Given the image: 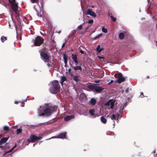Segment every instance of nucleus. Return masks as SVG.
<instances>
[{
  "instance_id": "nucleus-16",
  "label": "nucleus",
  "mask_w": 157,
  "mask_h": 157,
  "mask_svg": "<svg viewBox=\"0 0 157 157\" xmlns=\"http://www.w3.org/2000/svg\"><path fill=\"white\" fill-rule=\"evenodd\" d=\"M96 51L98 52V53H99L102 51L103 50V48H100V46L99 45H98L97 47L96 48Z\"/></svg>"
},
{
  "instance_id": "nucleus-42",
  "label": "nucleus",
  "mask_w": 157,
  "mask_h": 157,
  "mask_svg": "<svg viewBox=\"0 0 157 157\" xmlns=\"http://www.w3.org/2000/svg\"><path fill=\"white\" fill-rule=\"evenodd\" d=\"M47 65L48 67H50V65L49 63H48V64H47Z\"/></svg>"
},
{
  "instance_id": "nucleus-33",
  "label": "nucleus",
  "mask_w": 157,
  "mask_h": 157,
  "mask_svg": "<svg viewBox=\"0 0 157 157\" xmlns=\"http://www.w3.org/2000/svg\"><path fill=\"white\" fill-rule=\"evenodd\" d=\"M93 21H94L93 20L91 19L88 21V22L90 24H91L93 23Z\"/></svg>"
},
{
  "instance_id": "nucleus-18",
  "label": "nucleus",
  "mask_w": 157,
  "mask_h": 157,
  "mask_svg": "<svg viewBox=\"0 0 157 157\" xmlns=\"http://www.w3.org/2000/svg\"><path fill=\"white\" fill-rule=\"evenodd\" d=\"M90 102L91 104L93 105H95L96 102V100L94 98H92L90 101Z\"/></svg>"
},
{
  "instance_id": "nucleus-21",
  "label": "nucleus",
  "mask_w": 157,
  "mask_h": 157,
  "mask_svg": "<svg viewBox=\"0 0 157 157\" xmlns=\"http://www.w3.org/2000/svg\"><path fill=\"white\" fill-rule=\"evenodd\" d=\"M102 35V33H100L97 35L94 38V40H96L97 39L100 38L101 37Z\"/></svg>"
},
{
  "instance_id": "nucleus-7",
  "label": "nucleus",
  "mask_w": 157,
  "mask_h": 157,
  "mask_svg": "<svg viewBox=\"0 0 157 157\" xmlns=\"http://www.w3.org/2000/svg\"><path fill=\"white\" fill-rule=\"evenodd\" d=\"M41 139V137H37L35 135H31L29 139L27 140V142L28 143L30 142H34L38 140Z\"/></svg>"
},
{
  "instance_id": "nucleus-37",
  "label": "nucleus",
  "mask_w": 157,
  "mask_h": 157,
  "mask_svg": "<svg viewBox=\"0 0 157 157\" xmlns=\"http://www.w3.org/2000/svg\"><path fill=\"white\" fill-rule=\"evenodd\" d=\"M113 82V80H111L110 82L109 83V84H110Z\"/></svg>"
},
{
  "instance_id": "nucleus-43",
  "label": "nucleus",
  "mask_w": 157,
  "mask_h": 157,
  "mask_svg": "<svg viewBox=\"0 0 157 157\" xmlns=\"http://www.w3.org/2000/svg\"><path fill=\"white\" fill-rule=\"evenodd\" d=\"M71 69H69L68 70V72H70L71 71Z\"/></svg>"
},
{
  "instance_id": "nucleus-31",
  "label": "nucleus",
  "mask_w": 157,
  "mask_h": 157,
  "mask_svg": "<svg viewBox=\"0 0 157 157\" xmlns=\"http://www.w3.org/2000/svg\"><path fill=\"white\" fill-rule=\"evenodd\" d=\"M64 63L65 64V66H66V64L67 63V60L66 59H65V58L64 57Z\"/></svg>"
},
{
  "instance_id": "nucleus-13",
  "label": "nucleus",
  "mask_w": 157,
  "mask_h": 157,
  "mask_svg": "<svg viewBox=\"0 0 157 157\" xmlns=\"http://www.w3.org/2000/svg\"><path fill=\"white\" fill-rule=\"evenodd\" d=\"M66 133H61L56 136H53L51 137V138L49 139L50 140L52 138H60V139H64L66 137Z\"/></svg>"
},
{
  "instance_id": "nucleus-39",
  "label": "nucleus",
  "mask_w": 157,
  "mask_h": 157,
  "mask_svg": "<svg viewBox=\"0 0 157 157\" xmlns=\"http://www.w3.org/2000/svg\"><path fill=\"white\" fill-rule=\"evenodd\" d=\"M16 144L12 148V149L13 150L14 149V148L16 147Z\"/></svg>"
},
{
  "instance_id": "nucleus-45",
  "label": "nucleus",
  "mask_w": 157,
  "mask_h": 157,
  "mask_svg": "<svg viewBox=\"0 0 157 157\" xmlns=\"http://www.w3.org/2000/svg\"><path fill=\"white\" fill-rule=\"evenodd\" d=\"M24 106V105H21V107H23Z\"/></svg>"
},
{
  "instance_id": "nucleus-23",
  "label": "nucleus",
  "mask_w": 157,
  "mask_h": 157,
  "mask_svg": "<svg viewBox=\"0 0 157 157\" xmlns=\"http://www.w3.org/2000/svg\"><path fill=\"white\" fill-rule=\"evenodd\" d=\"M119 37L121 39H122L124 38V34L122 33H120L119 35Z\"/></svg>"
},
{
  "instance_id": "nucleus-8",
  "label": "nucleus",
  "mask_w": 157,
  "mask_h": 157,
  "mask_svg": "<svg viewBox=\"0 0 157 157\" xmlns=\"http://www.w3.org/2000/svg\"><path fill=\"white\" fill-rule=\"evenodd\" d=\"M115 102V100L110 99L105 103V105L107 106H109L110 105V108L113 109L114 107Z\"/></svg>"
},
{
  "instance_id": "nucleus-15",
  "label": "nucleus",
  "mask_w": 157,
  "mask_h": 157,
  "mask_svg": "<svg viewBox=\"0 0 157 157\" xmlns=\"http://www.w3.org/2000/svg\"><path fill=\"white\" fill-rule=\"evenodd\" d=\"M74 118V116H68L65 117L64 120L65 121H67Z\"/></svg>"
},
{
  "instance_id": "nucleus-28",
  "label": "nucleus",
  "mask_w": 157,
  "mask_h": 157,
  "mask_svg": "<svg viewBox=\"0 0 157 157\" xmlns=\"http://www.w3.org/2000/svg\"><path fill=\"white\" fill-rule=\"evenodd\" d=\"M111 119L112 120H116V117L114 114H113L112 116L111 117Z\"/></svg>"
},
{
  "instance_id": "nucleus-9",
  "label": "nucleus",
  "mask_w": 157,
  "mask_h": 157,
  "mask_svg": "<svg viewBox=\"0 0 157 157\" xmlns=\"http://www.w3.org/2000/svg\"><path fill=\"white\" fill-rule=\"evenodd\" d=\"M114 76L115 78H118V79L116 81V82L118 83H121V82H123L125 80V78L123 77L122 75L121 74L117 75L115 74L114 75Z\"/></svg>"
},
{
  "instance_id": "nucleus-46",
  "label": "nucleus",
  "mask_w": 157,
  "mask_h": 157,
  "mask_svg": "<svg viewBox=\"0 0 157 157\" xmlns=\"http://www.w3.org/2000/svg\"><path fill=\"white\" fill-rule=\"evenodd\" d=\"M143 94V93H141V94Z\"/></svg>"
},
{
  "instance_id": "nucleus-44",
  "label": "nucleus",
  "mask_w": 157,
  "mask_h": 157,
  "mask_svg": "<svg viewBox=\"0 0 157 157\" xmlns=\"http://www.w3.org/2000/svg\"><path fill=\"white\" fill-rule=\"evenodd\" d=\"M9 25L10 27V28H11V25H10V24H9Z\"/></svg>"
},
{
  "instance_id": "nucleus-27",
  "label": "nucleus",
  "mask_w": 157,
  "mask_h": 157,
  "mask_svg": "<svg viewBox=\"0 0 157 157\" xmlns=\"http://www.w3.org/2000/svg\"><path fill=\"white\" fill-rule=\"evenodd\" d=\"M9 127L7 126H5L4 127V130L5 131H7L9 130Z\"/></svg>"
},
{
  "instance_id": "nucleus-34",
  "label": "nucleus",
  "mask_w": 157,
  "mask_h": 157,
  "mask_svg": "<svg viewBox=\"0 0 157 157\" xmlns=\"http://www.w3.org/2000/svg\"><path fill=\"white\" fill-rule=\"evenodd\" d=\"M13 150L11 148L9 151H6V153H5V154L7 153H9V152H12Z\"/></svg>"
},
{
  "instance_id": "nucleus-2",
  "label": "nucleus",
  "mask_w": 157,
  "mask_h": 157,
  "mask_svg": "<svg viewBox=\"0 0 157 157\" xmlns=\"http://www.w3.org/2000/svg\"><path fill=\"white\" fill-rule=\"evenodd\" d=\"M50 86L49 91L52 94H56L59 90V86L58 82L57 80H54L51 82L49 84Z\"/></svg>"
},
{
  "instance_id": "nucleus-17",
  "label": "nucleus",
  "mask_w": 157,
  "mask_h": 157,
  "mask_svg": "<svg viewBox=\"0 0 157 157\" xmlns=\"http://www.w3.org/2000/svg\"><path fill=\"white\" fill-rule=\"evenodd\" d=\"M8 140V138H3L0 141V145L2 143H4L6 142Z\"/></svg>"
},
{
  "instance_id": "nucleus-11",
  "label": "nucleus",
  "mask_w": 157,
  "mask_h": 157,
  "mask_svg": "<svg viewBox=\"0 0 157 157\" xmlns=\"http://www.w3.org/2000/svg\"><path fill=\"white\" fill-rule=\"evenodd\" d=\"M86 14L95 17L96 16V14L93 11L92 9H88L87 10Z\"/></svg>"
},
{
  "instance_id": "nucleus-47",
  "label": "nucleus",
  "mask_w": 157,
  "mask_h": 157,
  "mask_svg": "<svg viewBox=\"0 0 157 157\" xmlns=\"http://www.w3.org/2000/svg\"><path fill=\"white\" fill-rule=\"evenodd\" d=\"M60 31H59V32H58V33H60Z\"/></svg>"
},
{
  "instance_id": "nucleus-38",
  "label": "nucleus",
  "mask_w": 157,
  "mask_h": 157,
  "mask_svg": "<svg viewBox=\"0 0 157 157\" xmlns=\"http://www.w3.org/2000/svg\"><path fill=\"white\" fill-rule=\"evenodd\" d=\"M95 83H99V80H96L94 82Z\"/></svg>"
},
{
  "instance_id": "nucleus-50",
  "label": "nucleus",
  "mask_w": 157,
  "mask_h": 157,
  "mask_svg": "<svg viewBox=\"0 0 157 157\" xmlns=\"http://www.w3.org/2000/svg\"><path fill=\"white\" fill-rule=\"evenodd\" d=\"M154 153L155 152V151H154Z\"/></svg>"
},
{
  "instance_id": "nucleus-1",
  "label": "nucleus",
  "mask_w": 157,
  "mask_h": 157,
  "mask_svg": "<svg viewBox=\"0 0 157 157\" xmlns=\"http://www.w3.org/2000/svg\"><path fill=\"white\" fill-rule=\"evenodd\" d=\"M57 108L56 107L49 106L47 105L44 104L40 106L38 110V113L39 116H49Z\"/></svg>"
},
{
  "instance_id": "nucleus-6",
  "label": "nucleus",
  "mask_w": 157,
  "mask_h": 157,
  "mask_svg": "<svg viewBox=\"0 0 157 157\" xmlns=\"http://www.w3.org/2000/svg\"><path fill=\"white\" fill-rule=\"evenodd\" d=\"M44 42L43 38L39 36H37L35 39L34 44L35 46H40Z\"/></svg>"
},
{
  "instance_id": "nucleus-48",
  "label": "nucleus",
  "mask_w": 157,
  "mask_h": 157,
  "mask_svg": "<svg viewBox=\"0 0 157 157\" xmlns=\"http://www.w3.org/2000/svg\"><path fill=\"white\" fill-rule=\"evenodd\" d=\"M35 145V144H34L33 145V146H34Z\"/></svg>"
},
{
  "instance_id": "nucleus-3",
  "label": "nucleus",
  "mask_w": 157,
  "mask_h": 157,
  "mask_svg": "<svg viewBox=\"0 0 157 157\" xmlns=\"http://www.w3.org/2000/svg\"><path fill=\"white\" fill-rule=\"evenodd\" d=\"M72 58L76 65V66L72 67L73 69L75 71H77L78 70H79L81 71H82V68L80 66H77L78 63V59L77 55L75 54H72Z\"/></svg>"
},
{
  "instance_id": "nucleus-26",
  "label": "nucleus",
  "mask_w": 157,
  "mask_h": 157,
  "mask_svg": "<svg viewBox=\"0 0 157 157\" xmlns=\"http://www.w3.org/2000/svg\"><path fill=\"white\" fill-rule=\"evenodd\" d=\"M97 57L101 60H102V59H105V57L103 56H97Z\"/></svg>"
},
{
  "instance_id": "nucleus-41",
  "label": "nucleus",
  "mask_w": 157,
  "mask_h": 157,
  "mask_svg": "<svg viewBox=\"0 0 157 157\" xmlns=\"http://www.w3.org/2000/svg\"><path fill=\"white\" fill-rule=\"evenodd\" d=\"M65 43L63 44L62 46V48L64 47L65 46Z\"/></svg>"
},
{
  "instance_id": "nucleus-5",
  "label": "nucleus",
  "mask_w": 157,
  "mask_h": 157,
  "mask_svg": "<svg viewBox=\"0 0 157 157\" xmlns=\"http://www.w3.org/2000/svg\"><path fill=\"white\" fill-rule=\"evenodd\" d=\"M88 87L89 89L94 90L95 91L98 92H101L104 90L103 88L100 86L93 85H89L88 86Z\"/></svg>"
},
{
  "instance_id": "nucleus-19",
  "label": "nucleus",
  "mask_w": 157,
  "mask_h": 157,
  "mask_svg": "<svg viewBox=\"0 0 157 157\" xmlns=\"http://www.w3.org/2000/svg\"><path fill=\"white\" fill-rule=\"evenodd\" d=\"M101 122L103 124H105L106 123L107 120L103 116L101 117Z\"/></svg>"
},
{
  "instance_id": "nucleus-40",
  "label": "nucleus",
  "mask_w": 157,
  "mask_h": 157,
  "mask_svg": "<svg viewBox=\"0 0 157 157\" xmlns=\"http://www.w3.org/2000/svg\"><path fill=\"white\" fill-rule=\"evenodd\" d=\"M128 89H127L125 90V92L128 93Z\"/></svg>"
},
{
  "instance_id": "nucleus-25",
  "label": "nucleus",
  "mask_w": 157,
  "mask_h": 157,
  "mask_svg": "<svg viewBox=\"0 0 157 157\" xmlns=\"http://www.w3.org/2000/svg\"><path fill=\"white\" fill-rule=\"evenodd\" d=\"M102 31L105 33L107 32V30L104 27H102L101 29Z\"/></svg>"
},
{
  "instance_id": "nucleus-29",
  "label": "nucleus",
  "mask_w": 157,
  "mask_h": 157,
  "mask_svg": "<svg viewBox=\"0 0 157 157\" xmlns=\"http://www.w3.org/2000/svg\"><path fill=\"white\" fill-rule=\"evenodd\" d=\"M110 17L111 18V20L113 21H116V19L113 16H110Z\"/></svg>"
},
{
  "instance_id": "nucleus-35",
  "label": "nucleus",
  "mask_w": 157,
  "mask_h": 157,
  "mask_svg": "<svg viewBox=\"0 0 157 157\" xmlns=\"http://www.w3.org/2000/svg\"><path fill=\"white\" fill-rule=\"evenodd\" d=\"M79 51L82 54H84V53H85L84 51L82 50H80Z\"/></svg>"
},
{
  "instance_id": "nucleus-10",
  "label": "nucleus",
  "mask_w": 157,
  "mask_h": 157,
  "mask_svg": "<svg viewBox=\"0 0 157 157\" xmlns=\"http://www.w3.org/2000/svg\"><path fill=\"white\" fill-rule=\"evenodd\" d=\"M40 55L44 62H49L48 56L46 53L41 52L40 53Z\"/></svg>"
},
{
  "instance_id": "nucleus-24",
  "label": "nucleus",
  "mask_w": 157,
  "mask_h": 157,
  "mask_svg": "<svg viewBox=\"0 0 157 157\" xmlns=\"http://www.w3.org/2000/svg\"><path fill=\"white\" fill-rule=\"evenodd\" d=\"M7 40L6 37L4 36H2L1 37V40L2 42H4L6 40Z\"/></svg>"
},
{
  "instance_id": "nucleus-30",
  "label": "nucleus",
  "mask_w": 157,
  "mask_h": 157,
  "mask_svg": "<svg viewBox=\"0 0 157 157\" xmlns=\"http://www.w3.org/2000/svg\"><path fill=\"white\" fill-rule=\"evenodd\" d=\"M82 24H81L79 26H78L77 27V28L78 29H82Z\"/></svg>"
},
{
  "instance_id": "nucleus-51",
  "label": "nucleus",
  "mask_w": 157,
  "mask_h": 157,
  "mask_svg": "<svg viewBox=\"0 0 157 157\" xmlns=\"http://www.w3.org/2000/svg\"><path fill=\"white\" fill-rule=\"evenodd\" d=\"M15 29H16V27H15Z\"/></svg>"
},
{
  "instance_id": "nucleus-20",
  "label": "nucleus",
  "mask_w": 157,
  "mask_h": 157,
  "mask_svg": "<svg viewBox=\"0 0 157 157\" xmlns=\"http://www.w3.org/2000/svg\"><path fill=\"white\" fill-rule=\"evenodd\" d=\"M73 79L75 81L77 82L79 81V76L75 75L74 76Z\"/></svg>"
},
{
  "instance_id": "nucleus-32",
  "label": "nucleus",
  "mask_w": 157,
  "mask_h": 157,
  "mask_svg": "<svg viewBox=\"0 0 157 157\" xmlns=\"http://www.w3.org/2000/svg\"><path fill=\"white\" fill-rule=\"evenodd\" d=\"M19 102H21V103L22 104H23V103L24 102V101H15L14 102V103L15 104H17Z\"/></svg>"
},
{
  "instance_id": "nucleus-12",
  "label": "nucleus",
  "mask_w": 157,
  "mask_h": 157,
  "mask_svg": "<svg viewBox=\"0 0 157 157\" xmlns=\"http://www.w3.org/2000/svg\"><path fill=\"white\" fill-rule=\"evenodd\" d=\"M89 113L91 116L92 117L94 118L98 116V115L96 111L94 109H90L89 111Z\"/></svg>"
},
{
  "instance_id": "nucleus-52",
  "label": "nucleus",
  "mask_w": 157,
  "mask_h": 157,
  "mask_svg": "<svg viewBox=\"0 0 157 157\" xmlns=\"http://www.w3.org/2000/svg\"><path fill=\"white\" fill-rule=\"evenodd\" d=\"M156 46H157V44L156 45Z\"/></svg>"
},
{
  "instance_id": "nucleus-14",
  "label": "nucleus",
  "mask_w": 157,
  "mask_h": 157,
  "mask_svg": "<svg viewBox=\"0 0 157 157\" xmlns=\"http://www.w3.org/2000/svg\"><path fill=\"white\" fill-rule=\"evenodd\" d=\"M61 83L62 86L63 85V83L64 82L66 81L67 78L65 76H61L60 77Z\"/></svg>"
},
{
  "instance_id": "nucleus-49",
  "label": "nucleus",
  "mask_w": 157,
  "mask_h": 157,
  "mask_svg": "<svg viewBox=\"0 0 157 157\" xmlns=\"http://www.w3.org/2000/svg\"><path fill=\"white\" fill-rule=\"evenodd\" d=\"M26 144L27 145H28V144Z\"/></svg>"
},
{
  "instance_id": "nucleus-22",
  "label": "nucleus",
  "mask_w": 157,
  "mask_h": 157,
  "mask_svg": "<svg viewBox=\"0 0 157 157\" xmlns=\"http://www.w3.org/2000/svg\"><path fill=\"white\" fill-rule=\"evenodd\" d=\"M22 132L21 127L17 130V134H18Z\"/></svg>"
},
{
  "instance_id": "nucleus-4",
  "label": "nucleus",
  "mask_w": 157,
  "mask_h": 157,
  "mask_svg": "<svg viewBox=\"0 0 157 157\" xmlns=\"http://www.w3.org/2000/svg\"><path fill=\"white\" fill-rule=\"evenodd\" d=\"M9 1L11 5L12 9L16 13L18 9L17 3H16L15 0H9Z\"/></svg>"
},
{
  "instance_id": "nucleus-36",
  "label": "nucleus",
  "mask_w": 157,
  "mask_h": 157,
  "mask_svg": "<svg viewBox=\"0 0 157 157\" xmlns=\"http://www.w3.org/2000/svg\"><path fill=\"white\" fill-rule=\"evenodd\" d=\"M38 0H31V2L33 3H36L37 2Z\"/></svg>"
}]
</instances>
